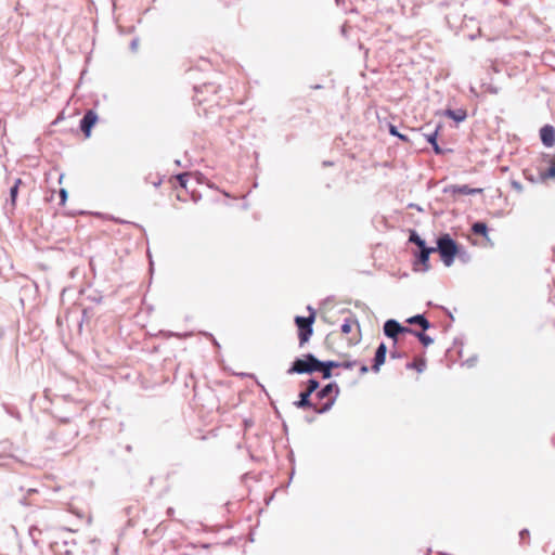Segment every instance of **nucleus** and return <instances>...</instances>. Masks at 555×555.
Here are the masks:
<instances>
[{
	"label": "nucleus",
	"instance_id": "obj_1",
	"mask_svg": "<svg viewBox=\"0 0 555 555\" xmlns=\"http://www.w3.org/2000/svg\"><path fill=\"white\" fill-rule=\"evenodd\" d=\"M333 366V363H323L315 359L313 356H307L302 359H298L295 361L293 367L289 370V373H311L315 371H320L323 373L325 378H328L331 373L330 370Z\"/></svg>",
	"mask_w": 555,
	"mask_h": 555
},
{
	"label": "nucleus",
	"instance_id": "obj_2",
	"mask_svg": "<svg viewBox=\"0 0 555 555\" xmlns=\"http://www.w3.org/2000/svg\"><path fill=\"white\" fill-rule=\"evenodd\" d=\"M436 251L439 253L442 262L450 267L459 253V247L449 234H444L438 238Z\"/></svg>",
	"mask_w": 555,
	"mask_h": 555
},
{
	"label": "nucleus",
	"instance_id": "obj_3",
	"mask_svg": "<svg viewBox=\"0 0 555 555\" xmlns=\"http://www.w3.org/2000/svg\"><path fill=\"white\" fill-rule=\"evenodd\" d=\"M314 312L310 311L308 317H297L296 324L299 331V339L301 344L308 341L312 334V324L314 322Z\"/></svg>",
	"mask_w": 555,
	"mask_h": 555
},
{
	"label": "nucleus",
	"instance_id": "obj_4",
	"mask_svg": "<svg viewBox=\"0 0 555 555\" xmlns=\"http://www.w3.org/2000/svg\"><path fill=\"white\" fill-rule=\"evenodd\" d=\"M384 333L387 337L391 338L396 344L398 341V336L400 334H414V331L409 327L402 326L396 320H388L384 324Z\"/></svg>",
	"mask_w": 555,
	"mask_h": 555
},
{
	"label": "nucleus",
	"instance_id": "obj_5",
	"mask_svg": "<svg viewBox=\"0 0 555 555\" xmlns=\"http://www.w3.org/2000/svg\"><path fill=\"white\" fill-rule=\"evenodd\" d=\"M540 138L542 143L547 146L552 147L555 144V129L551 125H545L540 130Z\"/></svg>",
	"mask_w": 555,
	"mask_h": 555
},
{
	"label": "nucleus",
	"instance_id": "obj_6",
	"mask_svg": "<svg viewBox=\"0 0 555 555\" xmlns=\"http://www.w3.org/2000/svg\"><path fill=\"white\" fill-rule=\"evenodd\" d=\"M387 353V347L385 344H380L376 350L373 370L377 372L379 370V366L384 364Z\"/></svg>",
	"mask_w": 555,
	"mask_h": 555
},
{
	"label": "nucleus",
	"instance_id": "obj_7",
	"mask_svg": "<svg viewBox=\"0 0 555 555\" xmlns=\"http://www.w3.org/2000/svg\"><path fill=\"white\" fill-rule=\"evenodd\" d=\"M96 115L93 112H88L82 120V130L87 138L91 135V128L96 122Z\"/></svg>",
	"mask_w": 555,
	"mask_h": 555
},
{
	"label": "nucleus",
	"instance_id": "obj_8",
	"mask_svg": "<svg viewBox=\"0 0 555 555\" xmlns=\"http://www.w3.org/2000/svg\"><path fill=\"white\" fill-rule=\"evenodd\" d=\"M435 251H436L435 247H425V248L421 249V253L418 256V261L423 266V269H422L423 271L429 270V268H430L429 256H430V254H433Z\"/></svg>",
	"mask_w": 555,
	"mask_h": 555
},
{
	"label": "nucleus",
	"instance_id": "obj_9",
	"mask_svg": "<svg viewBox=\"0 0 555 555\" xmlns=\"http://www.w3.org/2000/svg\"><path fill=\"white\" fill-rule=\"evenodd\" d=\"M446 116L460 122V121H463L466 119L467 117V113L465 109H456V111H453V109H447L446 111Z\"/></svg>",
	"mask_w": 555,
	"mask_h": 555
},
{
	"label": "nucleus",
	"instance_id": "obj_10",
	"mask_svg": "<svg viewBox=\"0 0 555 555\" xmlns=\"http://www.w3.org/2000/svg\"><path fill=\"white\" fill-rule=\"evenodd\" d=\"M406 367L422 373L426 369V360L422 357L415 358L412 362L406 364Z\"/></svg>",
	"mask_w": 555,
	"mask_h": 555
},
{
	"label": "nucleus",
	"instance_id": "obj_11",
	"mask_svg": "<svg viewBox=\"0 0 555 555\" xmlns=\"http://www.w3.org/2000/svg\"><path fill=\"white\" fill-rule=\"evenodd\" d=\"M481 189H472L468 185H457L453 186V193L463 194V195H470L475 193L481 192Z\"/></svg>",
	"mask_w": 555,
	"mask_h": 555
},
{
	"label": "nucleus",
	"instance_id": "obj_12",
	"mask_svg": "<svg viewBox=\"0 0 555 555\" xmlns=\"http://www.w3.org/2000/svg\"><path fill=\"white\" fill-rule=\"evenodd\" d=\"M408 322L410 324H418L423 330H427L429 327V322L421 314L408 319Z\"/></svg>",
	"mask_w": 555,
	"mask_h": 555
},
{
	"label": "nucleus",
	"instance_id": "obj_13",
	"mask_svg": "<svg viewBox=\"0 0 555 555\" xmlns=\"http://www.w3.org/2000/svg\"><path fill=\"white\" fill-rule=\"evenodd\" d=\"M540 177L543 181L547 179H555V156L551 160L550 168L540 173Z\"/></svg>",
	"mask_w": 555,
	"mask_h": 555
},
{
	"label": "nucleus",
	"instance_id": "obj_14",
	"mask_svg": "<svg viewBox=\"0 0 555 555\" xmlns=\"http://www.w3.org/2000/svg\"><path fill=\"white\" fill-rule=\"evenodd\" d=\"M437 134L438 132L435 131L433 134L427 135V141L433 145V149L437 155L443 154L442 149L437 143Z\"/></svg>",
	"mask_w": 555,
	"mask_h": 555
},
{
	"label": "nucleus",
	"instance_id": "obj_15",
	"mask_svg": "<svg viewBox=\"0 0 555 555\" xmlns=\"http://www.w3.org/2000/svg\"><path fill=\"white\" fill-rule=\"evenodd\" d=\"M473 232L475 234H478V235H483L486 236L487 235V232H488V227L486 223L483 222H476L473 224V228H472Z\"/></svg>",
	"mask_w": 555,
	"mask_h": 555
},
{
	"label": "nucleus",
	"instance_id": "obj_16",
	"mask_svg": "<svg viewBox=\"0 0 555 555\" xmlns=\"http://www.w3.org/2000/svg\"><path fill=\"white\" fill-rule=\"evenodd\" d=\"M410 242L416 244L421 249L426 247L425 242L415 232L411 233Z\"/></svg>",
	"mask_w": 555,
	"mask_h": 555
},
{
	"label": "nucleus",
	"instance_id": "obj_17",
	"mask_svg": "<svg viewBox=\"0 0 555 555\" xmlns=\"http://www.w3.org/2000/svg\"><path fill=\"white\" fill-rule=\"evenodd\" d=\"M413 335H416L424 346H428L433 343V339L424 333H415L414 332Z\"/></svg>",
	"mask_w": 555,
	"mask_h": 555
},
{
	"label": "nucleus",
	"instance_id": "obj_18",
	"mask_svg": "<svg viewBox=\"0 0 555 555\" xmlns=\"http://www.w3.org/2000/svg\"><path fill=\"white\" fill-rule=\"evenodd\" d=\"M309 396H310V393H309V392H302V393L300 395V400H299V402L297 403V404H298V406H305V405H307V404L309 403V401H308Z\"/></svg>",
	"mask_w": 555,
	"mask_h": 555
},
{
	"label": "nucleus",
	"instance_id": "obj_19",
	"mask_svg": "<svg viewBox=\"0 0 555 555\" xmlns=\"http://www.w3.org/2000/svg\"><path fill=\"white\" fill-rule=\"evenodd\" d=\"M334 391V387L332 385H327L322 391H321V396L322 397H326L328 395H331L332 392Z\"/></svg>",
	"mask_w": 555,
	"mask_h": 555
},
{
	"label": "nucleus",
	"instance_id": "obj_20",
	"mask_svg": "<svg viewBox=\"0 0 555 555\" xmlns=\"http://www.w3.org/2000/svg\"><path fill=\"white\" fill-rule=\"evenodd\" d=\"M318 386L319 385L315 380H310L307 392H309V393L313 392L318 388Z\"/></svg>",
	"mask_w": 555,
	"mask_h": 555
},
{
	"label": "nucleus",
	"instance_id": "obj_21",
	"mask_svg": "<svg viewBox=\"0 0 555 555\" xmlns=\"http://www.w3.org/2000/svg\"><path fill=\"white\" fill-rule=\"evenodd\" d=\"M17 184H18V182L11 189V198H12L13 203L15 202V198L17 195V188H18Z\"/></svg>",
	"mask_w": 555,
	"mask_h": 555
},
{
	"label": "nucleus",
	"instance_id": "obj_22",
	"mask_svg": "<svg viewBox=\"0 0 555 555\" xmlns=\"http://www.w3.org/2000/svg\"><path fill=\"white\" fill-rule=\"evenodd\" d=\"M60 194H61L62 204H65L67 201V191L65 189H62Z\"/></svg>",
	"mask_w": 555,
	"mask_h": 555
},
{
	"label": "nucleus",
	"instance_id": "obj_23",
	"mask_svg": "<svg viewBox=\"0 0 555 555\" xmlns=\"http://www.w3.org/2000/svg\"><path fill=\"white\" fill-rule=\"evenodd\" d=\"M389 132L395 137L399 135V133H400V132H398L397 128L392 125H390V127H389Z\"/></svg>",
	"mask_w": 555,
	"mask_h": 555
},
{
	"label": "nucleus",
	"instance_id": "obj_24",
	"mask_svg": "<svg viewBox=\"0 0 555 555\" xmlns=\"http://www.w3.org/2000/svg\"><path fill=\"white\" fill-rule=\"evenodd\" d=\"M397 137H398L400 140L404 141V142H408V141H409L408 137H405L404 134L399 133V135H397Z\"/></svg>",
	"mask_w": 555,
	"mask_h": 555
},
{
	"label": "nucleus",
	"instance_id": "obj_25",
	"mask_svg": "<svg viewBox=\"0 0 555 555\" xmlns=\"http://www.w3.org/2000/svg\"><path fill=\"white\" fill-rule=\"evenodd\" d=\"M341 330H343L344 332H347V324H344V325L341 326Z\"/></svg>",
	"mask_w": 555,
	"mask_h": 555
}]
</instances>
